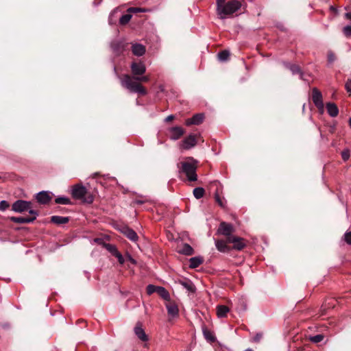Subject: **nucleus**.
<instances>
[{"label":"nucleus","mask_w":351,"mask_h":351,"mask_svg":"<svg viewBox=\"0 0 351 351\" xmlns=\"http://www.w3.org/2000/svg\"><path fill=\"white\" fill-rule=\"evenodd\" d=\"M121 84L132 93H136L145 95L147 94L146 89L138 82H147L149 80V77L142 76L132 77L129 75H124L121 78Z\"/></svg>","instance_id":"f257e3e1"},{"label":"nucleus","mask_w":351,"mask_h":351,"mask_svg":"<svg viewBox=\"0 0 351 351\" xmlns=\"http://www.w3.org/2000/svg\"><path fill=\"white\" fill-rule=\"evenodd\" d=\"M197 161L193 159V158H189L187 160L182 162L180 163L182 171L184 173H185L189 181L197 180Z\"/></svg>","instance_id":"f03ea898"},{"label":"nucleus","mask_w":351,"mask_h":351,"mask_svg":"<svg viewBox=\"0 0 351 351\" xmlns=\"http://www.w3.org/2000/svg\"><path fill=\"white\" fill-rule=\"evenodd\" d=\"M241 7V3L237 0L228 1L217 12L221 19H224L227 16L231 15L239 10Z\"/></svg>","instance_id":"7ed1b4c3"},{"label":"nucleus","mask_w":351,"mask_h":351,"mask_svg":"<svg viewBox=\"0 0 351 351\" xmlns=\"http://www.w3.org/2000/svg\"><path fill=\"white\" fill-rule=\"evenodd\" d=\"M71 195L74 199L82 200L88 204H91L93 202V195L88 194L86 187L81 184L73 186Z\"/></svg>","instance_id":"20e7f679"},{"label":"nucleus","mask_w":351,"mask_h":351,"mask_svg":"<svg viewBox=\"0 0 351 351\" xmlns=\"http://www.w3.org/2000/svg\"><path fill=\"white\" fill-rule=\"evenodd\" d=\"M12 209L16 213L28 211L31 215H38V211L33 208L32 203L29 201L17 200L12 204Z\"/></svg>","instance_id":"39448f33"},{"label":"nucleus","mask_w":351,"mask_h":351,"mask_svg":"<svg viewBox=\"0 0 351 351\" xmlns=\"http://www.w3.org/2000/svg\"><path fill=\"white\" fill-rule=\"evenodd\" d=\"M312 100L315 106L320 110H324V103L321 92L316 88H313Z\"/></svg>","instance_id":"423d86ee"},{"label":"nucleus","mask_w":351,"mask_h":351,"mask_svg":"<svg viewBox=\"0 0 351 351\" xmlns=\"http://www.w3.org/2000/svg\"><path fill=\"white\" fill-rule=\"evenodd\" d=\"M131 71L133 75V77H136L137 75H143L146 71V67L143 62H132L131 64Z\"/></svg>","instance_id":"0eeeda50"},{"label":"nucleus","mask_w":351,"mask_h":351,"mask_svg":"<svg viewBox=\"0 0 351 351\" xmlns=\"http://www.w3.org/2000/svg\"><path fill=\"white\" fill-rule=\"evenodd\" d=\"M197 143V136L195 134H190L182 141L181 147L184 149H189L195 147Z\"/></svg>","instance_id":"6e6552de"},{"label":"nucleus","mask_w":351,"mask_h":351,"mask_svg":"<svg viewBox=\"0 0 351 351\" xmlns=\"http://www.w3.org/2000/svg\"><path fill=\"white\" fill-rule=\"evenodd\" d=\"M234 230L232 225L226 222H221L219 225L218 232L227 237V240L232 237V233Z\"/></svg>","instance_id":"1a4fd4ad"},{"label":"nucleus","mask_w":351,"mask_h":351,"mask_svg":"<svg viewBox=\"0 0 351 351\" xmlns=\"http://www.w3.org/2000/svg\"><path fill=\"white\" fill-rule=\"evenodd\" d=\"M227 241L233 243V248L237 250H241L245 246L243 239L235 236L230 237Z\"/></svg>","instance_id":"9d476101"},{"label":"nucleus","mask_w":351,"mask_h":351,"mask_svg":"<svg viewBox=\"0 0 351 351\" xmlns=\"http://www.w3.org/2000/svg\"><path fill=\"white\" fill-rule=\"evenodd\" d=\"M134 333L136 337L142 341L146 342L149 340L148 336L146 335L144 329L142 328V324L138 322L134 329Z\"/></svg>","instance_id":"9b49d317"},{"label":"nucleus","mask_w":351,"mask_h":351,"mask_svg":"<svg viewBox=\"0 0 351 351\" xmlns=\"http://www.w3.org/2000/svg\"><path fill=\"white\" fill-rule=\"evenodd\" d=\"M121 232L130 240L136 242L138 241V237L136 232L128 226H123L121 229Z\"/></svg>","instance_id":"f8f14e48"},{"label":"nucleus","mask_w":351,"mask_h":351,"mask_svg":"<svg viewBox=\"0 0 351 351\" xmlns=\"http://www.w3.org/2000/svg\"><path fill=\"white\" fill-rule=\"evenodd\" d=\"M38 215L31 217H12L10 220L16 223H28L34 221Z\"/></svg>","instance_id":"ddd939ff"},{"label":"nucleus","mask_w":351,"mask_h":351,"mask_svg":"<svg viewBox=\"0 0 351 351\" xmlns=\"http://www.w3.org/2000/svg\"><path fill=\"white\" fill-rule=\"evenodd\" d=\"M170 138L173 140L179 139L184 133L182 128L179 126L173 127L169 130Z\"/></svg>","instance_id":"4468645a"},{"label":"nucleus","mask_w":351,"mask_h":351,"mask_svg":"<svg viewBox=\"0 0 351 351\" xmlns=\"http://www.w3.org/2000/svg\"><path fill=\"white\" fill-rule=\"evenodd\" d=\"M204 119V116L203 114H196L192 118L186 119L185 123L188 126L191 125H199L202 123Z\"/></svg>","instance_id":"2eb2a0df"},{"label":"nucleus","mask_w":351,"mask_h":351,"mask_svg":"<svg viewBox=\"0 0 351 351\" xmlns=\"http://www.w3.org/2000/svg\"><path fill=\"white\" fill-rule=\"evenodd\" d=\"M132 51L134 56H142L145 53V47L142 44L134 43L132 45Z\"/></svg>","instance_id":"dca6fc26"},{"label":"nucleus","mask_w":351,"mask_h":351,"mask_svg":"<svg viewBox=\"0 0 351 351\" xmlns=\"http://www.w3.org/2000/svg\"><path fill=\"white\" fill-rule=\"evenodd\" d=\"M38 202L42 204H47L51 199L49 193L47 191H41L36 194V196Z\"/></svg>","instance_id":"f3484780"},{"label":"nucleus","mask_w":351,"mask_h":351,"mask_svg":"<svg viewBox=\"0 0 351 351\" xmlns=\"http://www.w3.org/2000/svg\"><path fill=\"white\" fill-rule=\"evenodd\" d=\"M327 112L332 117H336L339 114V109L337 106L331 102H328L326 104Z\"/></svg>","instance_id":"a211bd4d"},{"label":"nucleus","mask_w":351,"mask_h":351,"mask_svg":"<svg viewBox=\"0 0 351 351\" xmlns=\"http://www.w3.org/2000/svg\"><path fill=\"white\" fill-rule=\"evenodd\" d=\"M227 241L223 240H217L215 241V246L217 249L221 252H228L230 251V248L228 246Z\"/></svg>","instance_id":"6ab92c4d"},{"label":"nucleus","mask_w":351,"mask_h":351,"mask_svg":"<svg viewBox=\"0 0 351 351\" xmlns=\"http://www.w3.org/2000/svg\"><path fill=\"white\" fill-rule=\"evenodd\" d=\"M202 332L204 337L207 341L210 343H213L216 341V337L214 333L212 331L209 330L207 328L203 327Z\"/></svg>","instance_id":"aec40b11"},{"label":"nucleus","mask_w":351,"mask_h":351,"mask_svg":"<svg viewBox=\"0 0 351 351\" xmlns=\"http://www.w3.org/2000/svg\"><path fill=\"white\" fill-rule=\"evenodd\" d=\"M69 218L68 217H62L54 215L51 217V221L57 225H62L68 223Z\"/></svg>","instance_id":"412c9836"},{"label":"nucleus","mask_w":351,"mask_h":351,"mask_svg":"<svg viewBox=\"0 0 351 351\" xmlns=\"http://www.w3.org/2000/svg\"><path fill=\"white\" fill-rule=\"evenodd\" d=\"M178 252L180 254L190 256L193 254L194 251L190 245L184 243L179 248Z\"/></svg>","instance_id":"4be33fe9"},{"label":"nucleus","mask_w":351,"mask_h":351,"mask_svg":"<svg viewBox=\"0 0 351 351\" xmlns=\"http://www.w3.org/2000/svg\"><path fill=\"white\" fill-rule=\"evenodd\" d=\"M166 308L167 309L169 315L174 317L178 314V308L175 303L168 302L166 304Z\"/></svg>","instance_id":"5701e85b"},{"label":"nucleus","mask_w":351,"mask_h":351,"mask_svg":"<svg viewBox=\"0 0 351 351\" xmlns=\"http://www.w3.org/2000/svg\"><path fill=\"white\" fill-rule=\"evenodd\" d=\"M180 284L189 292L194 293L195 291L194 285L189 280H181L180 281Z\"/></svg>","instance_id":"b1692460"},{"label":"nucleus","mask_w":351,"mask_h":351,"mask_svg":"<svg viewBox=\"0 0 351 351\" xmlns=\"http://www.w3.org/2000/svg\"><path fill=\"white\" fill-rule=\"evenodd\" d=\"M229 312V308L225 305H219L217 306V315L219 317H224Z\"/></svg>","instance_id":"393cba45"},{"label":"nucleus","mask_w":351,"mask_h":351,"mask_svg":"<svg viewBox=\"0 0 351 351\" xmlns=\"http://www.w3.org/2000/svg\"><path fill=\"white\" fill-rule=\"evenodd\" d=\"M203 262V260L200 257H193L189 260V267L191 268H196L199 267Z\"/></svg>","instance_id":"a878e982"},{"label":"nucleus","mask_w":351,"mask_h":351,"mask_svg":"<svg viewBox=\"0 0 351 351\" xmlns=\"http://www.w3.org/2000/svg\"><path fill=\"white\" fill-rule=\"evenodd\" d=\"M157 293L164 300L169 301L170 295L169 292L162 287H158Z\"/></svg>","instance_id":"bb28decb"},{"label":"nucleus","mask_w":351,"mask_h":351,"mask_svg":"<svg viewBox=\"0 0 351 351\" xmlns=\"http://www.w3.org/2000/svg\"><path fill=\"white\" fill-rule=\"evenodd\" d=\"M193 193L196 199H200L204 196L205 191L202 187H197L193 189Z\"/></svg>","instance_id":"cd10ccee"},{"label":"nucleus","mask_w":351,"mask_h":351,"mask_svg":"<svg viewBox=\"0 0 351 351\" xmlns=\"http://www.w3.org/2000/svg\"><path fill=\"white\" fill-rule=\"evenodd\" d=\"M55 202L58 204L68 205L71 204V200L66 197H58L55 199Z\"/></svg>","instance_id":"c85d7f7f"},{"label":"nucleus","mask_w":351,"mask_h":351,"mask_svg":"<svg viewBox=\"0 0 351 351\" xmlns=\"http://www.w3.org/2000/svg\"><path fill=\"white\" fill-rule=\"evenodd\" d=\"M285 66L288 68L293 74L300 73V68L295 64H285Z\"/></svg>","instance_id":"c756f323"},{"label":"nucleus","mask_w":351,"mask_h":351,"mask_svg":"<svg viewBox=\"0 0 351 351\" xmlns=\"http://www.w3.org/2000/svg\"><path fill=\"white\" fill-rule=\"evenodd\" d=\"M230 56V53L227 50H223L218 53V58L221 61H226L228 60Z\"/></svg>","instance_id":"7c9ffc66"},{"label":"nucleus","mask_w":351,"mask_h":351,"mask_svg":"<svg viewBox=\"0 0 351 351\" xmlns=\"http://www.w3.org/2000/svg\"><path fill=\"white\" fill-rule=\"evenodd\" d=\"M132 15L129 14H123L119 20V22L122 25H125L130 21Z\"/></svg>","instance_id":"2f4dec72"},{"label":"nucleus","mask_w":351,"mask_h":351,"mask_svg":"<svg viewBox=\"0 0 351 351\" xmlns=\"http://www.w3.org/2000/svg\"><path fill=\"white\" fill-rule=\"evenodd\" d=\"M105 247L106 250L110 252L112 255H115L119 251L117 250V247L112 245V244H105Z\"/></svg>","instance_id":"473e14b6"},{"label":"nucleus","mask_w":351,"mask_h":351,"mask_svg":"<svg viewBox=\"0 0 351 351\" xmlns=\"http://www.w3.org/2000/svg\"><path fill=\"white\" fill-rule=\"evenodd\" d=\"M324 338V336L323 335H317L313 337H310V340L313 343H319L321 342Z\"/></svg>","instance_id":"72a5a7b5"},{"label":"nucleus","mask_w":351,"mask_h":351,"mask_svg":"<svg viewBox=\"0 0 351 351\" xmlns=\"http://www.w3.org/2000/svg\"><path fill=\"white\" fill-rule=\"evenodd\" d=\"M158 287H159L158 286H155V285H149L147 287V293L148 295H152V293H154L155 292L157 293Z\"/></svg>","instance_id":"f704fd0d"},{"label":"nucleus","mask_w":351,"mask_h":351,"mask_svg":"<svg viewBox=\"0 0 351 351\" xmlns=\"http://www.w3.org/2000/svg\"><path fill=\"white\" fill-rule=\"evenodd\" d=\"M327 60L328 63L332 64L336 60V56L332 51H329L327 54Z\"/></svg>","instance_id":"c9c22d12"},{"label":"nucleus","mask_w":351,"mask_h":351,"mask_svg":"<svg viewBox=\"0 0 351 351\" xmlns=\"http://www.w3.org/2000/svg\"><path fill=\"white\" fill-rule=\"evenodd\" d=\"M343 33L347 38H351V25L344 27Z\"/></svg>","instance_id":"e433bc0d"},{"label":"nucleus","mask_w":351,"mask_h":351,"mask_svg":"<svg viewBox=\"0 0 351 351\" xmlns=\"http://www.w3.org/2000/svg\"><path fill=\"white\" fill-rule=\"evenodd\" d=\"M215 201L217 202V204L222 208H223L225 206V204L223 201V199L221 198V197L219 196V195L218 194V193H215Z\"/></svg>","instance_id":"4c0bfd02"},{"label":"nucleus","mask_w":351,"mask_h":351,"mask_svg":"<svg viewBox=\"0 0 351 351\" xmlns=\"http://www.w3.org/2000/svg\"><path fill=\"white\" fill-rule=\"evenodd\" d=\"M335 300H330L328 302L326 301L322 307L326 310V308H329L330 307H333L335 306Z\"/></svg>","instance_id":"58836bf2"},{"label":"nucleus","mask_w":351,"mask_h":351,"mask_svg":"<svg viewBox=\"0 0 351 351\" xmlns=\"http://www.w3.org/2000/svg\"><path fill=\"white\" fill-rule=\"evenodd\" d=\"M9 204L7 201L5 200H2L0 202V210L1 211H4L7 208H9Z\"/></svg>","instance_id":"ea45409f"},{"label":"nucleus","mask_w":351,"mask_h":351,"mask_svg":"<svg viewBox=\"0 0 351 351\" xmlns=\"http://www.w3.org/2000/svg\"><path fill=\"white\" fill-rule=\"evenodd\" d=\"M341 157H342V159L344 161L348 160L349 159V158H350V152H349V150L348 149L343 150L341 152Z\"/></svg>","instance_id":"a19ab883"},{"label":"nucleus","mask_w":351,"mask_h":351,"mask_svg":"<svg viewBox=\"0 0 351 351\" xmlns=\"http://www.w3.org/2000/svg\"><path fill=\"white\" fill-rule=\"evenodd\" d=\"M227 2L226 0H216L217 12Z\"/></svg>","instance_id":"79ce46f5"},{"label":"nucleus","mask_w":351,"mask_h":351,"mask_svg":"<svg viewBox=\"0 0 351 351\" xmlns=\"http://www.w3.org/2000/svg\"><path fill=\"white\" fill-rule=\"evenodd\" d=\"M344 240L348 244L351 245V231L345 233Z\"/></svg>","instance_id":"37998d69"},{"label":"nucleus","mask_w":351,"mask_h":351,"mask_svg":"<svg viewBox=\"0 0 351 351\" xmlns=\"http://www.w3.org/2000/svg\"><path fill=\"white\" fill-rule=\"evenodd\" d=\"M115 257L117 258L118 259V261L119 263L121 264V265H123L124 263V258L123 257V256L121 255V254L120 252H117L115 255H114Z\"/></svg>","instance_id":"c03bdc74"},{"label":"nucleus","mask_w":351,"mask_h":351,"mask_svg":"<svg viewBox=\"0 0 351 351\" xmlns=\"http://www.w3.org/2000/svg\"><path fill=\"white\" fill-rule=\"evenodd\" d=\"M346 89L348 92L351 93V80H348L346 82Z\"/></svg>","instance_id":"a18cd8bd"},{"label":"nucleus","mask_w":351,"mask_h":351,"mask_svg":"<svg viewBox=\"0 0 351 351\" xmlns=\"http://www.w3.org/2000/svg\"><path fill=\"white\" fill-rule=\"evenodd\" d=\"M129 10L133 12H141L144 11L143 9L139 8H131Z\"/></svg>","instance_id":"49530a36"},{"label":"nucleus","mask_w":351,"mask_h":351,"mask_svg":"<svg viewBox=\"0 0 351 351\" xmlns=\"http://www.w3.org/2000/svg\"><path fill=\"white\" fill-rule=\"evenodd\" d=\"M262 337V335H260V334H257L254 337V341L255 342H258L260 341V339H261Z\"/></svg>","instance_id":"de8ad7c7"},{"label":"nucleus","mask_w":351,"mask_h":351,"mask_svg":"<svg viewBox=\"0 0 351 351\" xmlns=\"http://www.w3.org/2000/svg\"><path fill=\"white\" fill-rule=\"evenodd\" d=\"M173 119H174V116L171 114L166 117L165 121L167 122H169V121L173 120Z\"/></svg>","instance_id":"09e8293b"},{"label":"nucleus","mask_w":351,"mask_h":351,"mask_svg":"<svg viewBox=\"0 0 351 351\" xmlns=\"http://www.w3.org/2000/svg\"><path fill=\"white\" fill-rule=\"evenodd\" d=\"M345 17L347 19L351 20V12H347L345 14Z\"/></svg>","instance_id":"8fccbe9b"},{"label":"nucleus","mask_w":351,"mask_h":351,"mask_svg":"<svg viewBox=\"0 0 351 351\" xmlns=\"http://www.w3.org/2000/svg\"><path fill=\"white\" fill-rule=\"evenodd\" d=\"M147 200L136 199L135 203L141 204H143L144 202H145Z\"/></svg>","instance_id":"3c124183"},{"label":"nucleus","mask_w":351,"mask_h":351,"mask_svg":"<svg viewBox=\"0 0 351 351\" xmlns=\"http://www.w3.org/2000/svg\"><path fill=\"white\" fill-rule=\"evenodd\" d=\"M128 259H129V261H130L132 263H133V264H136V261H135L133 258H132L130 256H128Z\"/></svg>","instance_id":"603ef678"},{"label":"nucleus","mask_w":351,"mask_h":351,"mask_svg":"<svg viewBox=\"0 0 351 351\" xmlns=\"http://www.w3.org/2000/svg\"><path fill=\"white\" fill-rule=\"evenodd\" d=\"M330 10H333V11H335V12H336V11H337L336 8H335L333 6H331V7H330Z\"/></svg>","instance_id":"864d4df0"},{"label":"nucleus","mask_w":351,"mask_h":351,"mask_svg":"<svg viewBox=\"0 0 351 351\" xmlns=\"http://www.w3.org/2000/svg\"><path fill=\"white\" fill-rule=\"evenodd\" d=\"M349 125H350V126L351 128V117L349 119Z\"/></svg>","instance_id":"5fc2aeb1"},{"label":"nucleus","mask_w":351,"mask_h":351,"mask_svg":"<svg viewBox=\"0 0 351 351\" xmlns=\"http://www.w3.org/2000/svg\"><path fill=\"white\" fill-rule=\"evenodd\" d=\"M245 351H253L251 348H247Z\"/></svg>","instance_id":"6e6d98bb"}]
</instances>
